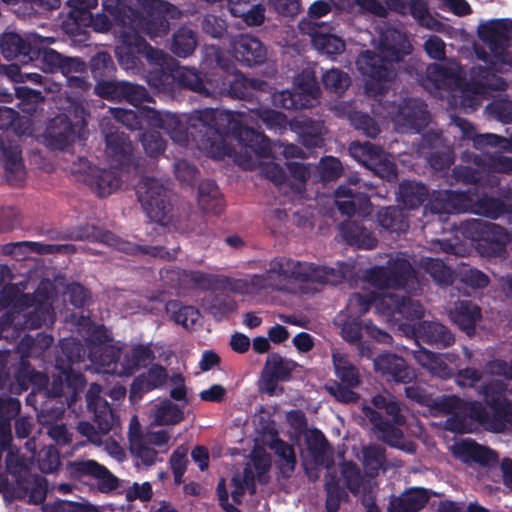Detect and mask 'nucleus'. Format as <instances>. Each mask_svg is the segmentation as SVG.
I'll list each match as a JSON object with an SVG mask.
<instances>
[{
    "instance_id": "6e6d98bb",
    "label": "nucleus",
    "mask_w": 512,
    "mask_h": 512,
    "mask_svg": "<svg viewBox=\"0 0 512 512\" xmlns=\"http://www.w3.org/2000/svg\"><path fill=\"white\" fill-rule=\"evenodd\" d=\"M482 242L492 246L494 255H501L506 251V244L509 242L507 231L493 223L482 222Z\"/></svg>"
},
{
    "instance_id": "37998d69",
    "label": "nucleus",
    "mask_w": 512,
    "mask_h": 512,
    "mask_svg": "<svg viewBox=\"0 0 512 512\" xmlns=\"http://www.w3.org/2000/svg\"><path fill=\"white\" fill-rule=\"evenodd\" d=\"M341 233L350 245L364 249H372L377 245L376 237L357 222L348 221L343 223L341 225Z\"/></svg>"
},
{
    "instance_id": "f704fd0d",
    "label": "nucleus",
    "mask_w": 512,
    "mask_h": 512,
    "mask_svg": "<svg viewBox=\"0 0 512 512\" xmlns=\"http://www.w3.org/2000/svg\"><path fill=\"white\" fill-rule=\"evenodd\" d=\"M0 162L6 169L10 182H20L24 179L25 171L18 145L0 140Z\"/></svg>"
},
{
    "instance_id": "052dcab7",
    "label": "nucleus",
    "mask_w": 512,
    "mask_h": 512,
    "mask_svg": "<svg viewBox=\"0 0 512 512\" xmlns=\"http://www.w3.org/2000/svg\"><path fill=\"white\" fill-rule=\"evenodd\" d=\"M167 312L171 313L172 319L184 328L194 327L200 318V313L192 306H182L176 301H171L166 305Z\"/></svg>"
},
{
    "instance_id": "0eeeda50",
    "label": "nucleus",
    "mask_w": 512,
    "mask_h": 512,
    "mask_svg": "<svg viewBox=\"0 0 512 512\" xmlns=\"http://www.w3.org/2000/svg\"><path fill=\"white\" fill-rule=\"evenodd\" d=\"M372 403L375 408L385 410L386 414L391 417V421H387L373 408H363L365 417L373 423V432L377 439L391 447L413 454L416 451L415 444L412 441L406 440L402 430L399 428V426L405 423V417L401 414L400 402L394 396L387 393L374 396Z\"/></svg>"
},
{
    "instance_id": "aec40b11",
    "label": "nucleus",
    "mask_w": 512,
    "mask_h": 512,
    "mask_svg": "<svg viewBox=\"0 0 512 512\" xmlns=\"http://www.w3.org/2000/svg\"><path fill=\"white\" fill-rule=\"evenodd\" d=\"M44 42L54 43L53 37H43L36 33H30L26 39L14 32L4 33L0 39V48L4 58L12 60L22 58L23 62L33 60L36 55L34 46L43 44Z\"/></svg>"
},
{
    "instance_id": "20e7f679",
    "label": "nucleus",
    "mask_w": 512,
    "mask_h": 512,
    "mask_svg": "<svg viewBox=\"0 0 512 512\" xmlns=\"http://www.w3.org/2000/svg\"><path fill=\"white\" fill-rule=\"evenodd\" d=\"M421 85L430 94L447 98L452 109L465 112L475 111L480 102V80L472 76L466 79V72L455 60L444 63H431L426 67Z\"/></svg>"
},
{
    "instance_id": "8fccbe9b",
    "label": "nucleus",
    "mask_w": 512,
    "mask_h": 512,
    "mask_svg": "<svg viewBox=\"0 0 512 512\" xmlns=\"http://www.w3.org/2000/svg\"><path fill=\"white\" fill-rule=\"evenodd\" d=\"M173 79L182 87L188 88L196 93L209 96L210 92L206 88L203 79L195 68L182 66L172 72Z\"/></svg>"
},
{
    "instance_id": "5fc2aeb1",
    "label": "nucleus",
    "mask_w": 512,
    "mask_h": 512,
    "mask_svg": "<svg viewBox=\"0 0 512 512\" xmlns=\"http://www.w3.org/2000/svg\"><path fill=\"white\" fill-rule=\"evenodd\" d=\"M86 69V64L77 57H62V63L59 70L68 79L71 87H77L86 90L90 84L82 77L75 76L74 74H82Z\"/></svg>"
},
{
    "instance_id": "bb28decb",
    "label": "nucleus",
    "mask_w": 512,
    "mask_h": 512,
    "mask_svg": "<svg viewBox=\"0 0 512 512\" xmlns=\"http://www.w3.org/2000/svg\"><path fill=\"white\" fill-rule=\"evenodd\" d=\"M335 204L338 210L347 216L365 215L370 212V200L365 192L356 191L349 186L341 185L335 191Z\"/></svg>"
},
{
    "instance_id": "9d476101",
    "label": "nucleus",
    "mask_w": 512,
    "mask_h": 512,
    "mask_svg": "<svg viewBox=\"0 0 512 512\" xmlns=\"http://www.w3.org/2000/svg\"><path fill=\"white\" fill-rule=\"evenodd\" d=\"M508 384L494 380L482 385V396L486 404L482 407V429L502 433L512 428V400L507 395Z\"/></svg>"
},
{
    "instance_id": "b1692460",
    "label": "nucleus",
    "mask_w": 512,
    "mask_h": 512,
    "mask_svg": "<svg viewBox=\"0 0 512 512\" xmlns=\"http://www.w3.org/2000/svg\"><path fill=\"white\" fill-rule=\"evenodd\" d=\"M61 355L57 357L56 367L65 376L76 374L81 368H88L84 364L86 350L83 345L74 338H65L60 342Z\"/></svg>"
},
{
    "instance_id": "c9c22d12",
    "label": "nucleus",
    "mask_w": 512,
    "mask_h": 512,
    "mask_svg": "<svg viewBox=\"0 0 512 512\" xmlns=\"http://www.w3.org/2000/svg\"><path fill=\"white\" fill-rule=\"evenodd\" d=\"M220 111V109H218ZM221 112H225V110H221ZM226 113H232L237 115L238 119H241L242 126L249 128L248 124L253 122L255 119H260L268 129L281 131L286 128L288 121L286 116L278 111L271 109H258L251 111H226Z\"/></svg>"
},
{
    "instance_id": "7c9ffc66",
    "label": "nucleus",
    "mask_w": 512,
    "mask_h": 512,
    "mask_svg": "<svg viewBox=\"0 0 512 512\" xmlns=\"http://www.w3.org/2000/svg\"><path fill=\"white\" fill-rule=\"evenodd\" d=\"M429 499V490L421 487H411L398 497L391 499L388 512H417L427 504Z\"/></svg>"
},
{
    "instance_id": "a19ab883",
    "label": "nucleus",
    "mask_w": 512,
    "mask_h": 512,
    "mask_svg": "<svg viewBox=\"0 0 512 512\" xmlns=\"http://www.w3.org/2000/svg\"><path fill=\"white\" fill-rule=\"evenodd\" d=\"M197 46V33L187 26H181L173 33L169 49L177 57L187 58L194 53Z\"/></svg>"
},
{
    "instance_id": "4468645a",
    "label": "nucleus",
    "mask_w": 512,
    "mask_h": 512,
    "mask_svg": "<svg viewBox=\"0 0 512 512\" xmlns=\"http://www.w3.org/2000/svg\"><path fill=\"white\" fill-rule=\"evenodd\" d=\"M379 108L380 106L374 107V113L390 119L395 129L401 133L419 132L430 120L427 105L419 99H404L398 105L389 103L383 107L385 113L379 111Z\"/></svg>"
},
{
    "instance_id": "f3484780",
    "label": "nucleus",
    "mask_w": 512,
    "mask_h": 512,
    "mask_svg": "<svg viewBox=\"0 0 512 512\" xmlns=\"http://www.w3.org/2000/svg\"><path fill=\"white\" fill-rule=\"evenodd\" d=\"M377 313L385 316L388 321L398 323L403 319H419L424 315V308L418 300L405 297L398 292L386 291L378 300Z\"/></svg>"
},
{
    "instance_id": "4be33fe9",
    "label": "nucleus",
    "mask_w": 512,
    "mask_h": 512,
    "mask_svg": "<svg viewBox=\"0 0 512 512\" xmlns=\"http://www.w3.org/2000/svg\"><path fill=\"white\" fill-rule=\"evenodd\" d=\"M419 154L424 156L435 170L445 169L453 163L450 146L445 143L441 133L436 131H429L423 136Z\"/></svg>"
},
{
    "instance_id": "6ab92c4d",
    "label": "nucleus",
    "mask_w": 512,
    "mask_h": 512,
    "mask_svg": "<svg viewBox=\"0 0 512 512\" xmlns=\"http://www.w3.org/2000/svg\"><path fill=\"white\" fill-rule=\"evenodd\" d=\"M84 122L72 123L66 114L53 118L45 133L46 145L54 150H66L70 145L81 138Z\"/></svg>"
},
{
    "instance_id": "a211bd4d",
    "label": "nucleus",
    "mask_w": 512,
    "mask_h": 512,
    "mask_svg": "<svg viewBox=\"0 0 512 512\" xmlns=\"http://www.w3.org/2000/svg\"><path fill=\"white\" fill-rule=\"evenodd\" d=\"M105 138L104 153L108 162L114 167H129L134 163V147L128 135L108 127L105 120L101 123Z\"/></svg>"
},
{
    "instance_id": "ea45409f",
    "label": "nucleus",
    "mask_w": 512,
    "mask_h": 512,
    "mask_svg": "<svg viewBox=\"0 0 512 512\" xmlns=\"http://www.w3.org/2000/svg\"><path fill=\"white\" fill-rule=\"evenodd\" d=\"M451 318L458 327L468 336L475 333V328L480 319V310L470 301L462 300L455 304V308L451 311Z\"/></svg>"
},
{
    "instance_id": "393cba45",
    "label": "nucleus",
    "mask_w": 512,
    "mask_h": 512,
    "mask_svg": "<svg viewBox=\"0 0 512 512\" xmlns=\"http://www.w3.org/2000/svg\"><path fill=\"white\" fill-rule=\"evenodd\" d=\"M225 75L219 90L233 98L245 99L252 95L253 90H262L266 84L258 79H248L241 72L234 69L233 64L224 70Z\"/></svg>"
},
{
    "instance_id": "58836bf2",
    "label": "nucleus",
    "mask_w": 512,
    "mask_h": 512,
    "mask_svg": "<svg viewBox=\"0 0 512 512\" xmlns=\"http://www.w3.org/2000/svg\"><path fill=\"white\" fill-rule=\"evenodd\" d=\"M307 453L315 465L328 466L331 462V449L324 435L316 429L307 430L304 434Z\"/></svg>"
},
{
    "instance_id": "f8f14e48",
    "label": "nucleus",
    "mask_w": 512,
    "mask_h": 512,
    "mask_svg": "<svg viewBox=\"0 0 512 512\" xmlns=\"http://www.w3.org/2000/svg\"><path fill=\"white\" fill-rule=\"evenodd\" d=\"M369 281L379 289L402 288L416 292L418 281L410 262L403 254L391 257L387 266L374 267L368 274Z\"/></svg>"
},
{
    "instance_id": "423d86ee",
    "label": "nucleus",
    "mask_w": 512,
    "mask_h": 512,
    "mask_svg": "<svg viewBox=\"0 0 512 512\" xmlns=\"http://www.w3.org/2000/svg\"><path fill=\"white\" fill-rule=\"evenodd\" d=\"M112 117L122 125L131 130H142L146 126L151 128H160L165 130L170 138L180 145H184L189 141L191 136L194 140L196 129H193L188 118L194 112L184 116V120L180 119L176 114L170 112L161 113L151 108H140L137 111L122 108H110Z\"/></svg>"
},
{
    "instance_id": "9b49d317",
    "label": "nucleus",
    "mask_w": 512,
    "mask_h": 512,
    "mask_svg": "<svg viewBox=\"0 0 512 512\" xmlns=\"http://www.w3.org/2000/svg\"><path fill=\"white\" fill-rule=\"evenodd\" d=\"M102 387L96 383L90 385L86 401L87 407L94 413V420L98 428L89 422L82 421L77 426V431L95 446H102L103 438L115 425V417L109 403L101 397Z\"/></svg>"
},
{
    "instance_id": "338daca9",
    "label": "nucleus",
    "mask_w": 512,
    "mask_h": 512,
    "mask_svg": "<svg viewBox=\"0 0 512 512\" xmlns=\"http://www.w3.org/2000/svg\"><path fill=\"white\" fill-rule=\"evenodd\" d=\"M271 449L280 459L279 466L282 474L289 477L296 466V455L293 447L283 440L275 439L271 443Z\"/></svg>"
},
{
    "instance_id": "72a5a7b5",
    "label": "nucleus",
    "mask_w": 512,
    "mask_h": 512,
    "mask_svg": "<svg viewBox=\"0 0 512 512\" xmlns=\"http://www.w3.org/2000/svg\"><path fill=\"white\" fill-rule=\"evenodd\" d=\"M75 471L82 475L93 476L101 492H110L118 487V479L105 466L94 460H81L73 463Z\"/></svg>"
},
{
    "instance_id": "603ef678",
    "label": "nucleus",
    "mask_w": 512,
    "mask_h": 512,
    "mask_svg": "<svg viewBox=\"0 0 512 512\" xmlns=\"http://www.w3.org/2000/svg\"><path fill=\"white\" fill-rule=\"evenodd\" d=\"M231 486V497L236 503L241 502V498L247 490L250 494L255 493V475L250 464H247L241 472L233 475Z\"/></svg>"
},
{
    "instance_id": "c03bdc74",
    "label": "nucleus",
    "mask_w": 512,
    "mask_h": 512,
    "mask_svg": "<svg viewBox=\"0 0 512 512\" xmlns=\"http://www.w3.org/2000/svg\"><path fill=\"white\" fill-rule=\"evenodd\" d=\"M409 14L417 23L429 30L446 33L449 26L437 20L429 11L428 3L425 0H410Z\"/></svg>"
},
{
    "instance_id": "cd10ccee",
    "label": "nucleus",
    "mask_w": 512,
    "mask_h": 512,
    "mask_svg": "<svg viewBox=\"0 0 512 512\" xmlns=\"http://www.w3.org/2000/svg\"><path fill=\"white\" fill-rule=\"evenodd\" d=\"M104 242L126 254H146L152 257H158L166 260H174L177 257L179 251V248L166 250L161 246L136 245L126 240L120 239L111 233H107L104 235Z\"/></svg>"
},
{
    "instance_id": "69168bd1",
    "label": "nucleus",
    "mask_w": 512,
    "mask_h": 512,
    "mask_svg": "<svg viewBox=\"0 0 512 512\" xmlns=\"http://www.w3.org/2000/svg\"><path fill=\"white\" fill-rule=\"evenodd\" d=\"M385 449L379 445H370L362 449V463L366 474L375 476L385 464Z\"/></svg>"
},
{
    "instance_id": "864d4df0",
    "label": "nucleus",
    "mask_w": 512,
    "mask_h": 512,
    "mask_svg": "<svg viewBox=\"0 0 512 512\" xmlns=\"http://www.w3.org/2000/svg\"><path fill=\"white\" fill-rule=\"evenodd\" d=\"M377 220L381 227L390 232H405L409 227L406 215L398 207L382 208L377 214Z\"/></svg>"
},
{
    "instance_id": "412c9836",
    "label": "nucleus",
    "mask_w": 512,
    "mask_h": 512,
    "mask_svg": "<svg viewBox=\"0 0 512 512\" xmlns=\"http://www.w3.org/2000/svg\"><path fill=\"white\" fill-rule=\"evenodd\" d=\"M17 305L32 310L24 314L25 326L36 329L42 325H51L55 321V313L48 293L38 289L33 296L23 294L17 300Z\"/></svg>"
},
{
    "instance_id": "a18cd8bd",
    "label": "nucleus",
    "mask_w": 512,
    "mask_h": 512,
    "mask_svg": "<svg viewBox=\"0 0 512 512\" xmlns=\"http://www.w3.org/2000/svg\"><path fill=\"white\" fill-rule=\"evenodd\" d=\"M184 419L183 410L171 400H163L156 404L152 412V424L156 426H170L180 423Z\"/></svg>"
},
{
    "instance_id": "79ce46f5",
    "label": "nucleus",
    "mask_w": 512,
    "mask_h": 512,
    "mask_svg": "<svg viewBox=\"0 0 512 512\" xmlns=\"http://www.w3.org/2000/svg\"><path fill=\"white\" fill-rule=\"evenodd\" d=\"M198 204L207 213L219 214L222 212L224 203L220 191L211 180H204L198 186Z\"/></svg>"
},
{
    "instance_id": "09e8293b",
    "label": "nucleus",
    "mask_w": 512,
    "mask_h": 512,
    "mask_svg": "<svg viewBox=\"0 0 512 512\" xmlns=\"http://www.w3.org/2000/svg\"><path fill=\"white\" fill-rule=\"evenodd\" d=\"M121 178L115 170L100 169L92 175L87 185L99 196H107L115 192L121 186Z\"/></svg>"
},
{
    "instance_id": "2eb2a0df",
    "label": "nucleus",
    "mask_w": 512,
    "mask_h": 512,
    "mask_svg": "<svg viewBox=\"0 0 512 512\" xmlns=\"http://www.w3.org/2000/svg\"><path fill=\"white\" fill-rule=\"evenodd\" d=\"M485 43L490 54L482 49V98L491 92H503L508 88V82L504 74L510 72L512 68V53L505 49L502 54L494 49L492 39L482 41Z\"/></svg>"
},
{
    "instance_id": "e433bc0d",
    "label": "nucleus",
    "mask_w": 512,
    "mask_h": 512,
    "mask_svg": "<svg viewBox=\"0 0 512 512\" xmlns=\"http://www.w3.org/2000/svg\"><path fill=\"white\" fill-rule=\"evenodd\" d=\"M168 378L167 370L161 365H153L145 373L137 376L130 390L131 398H141L146 392L163 386Z\"/></svg>"
},
{
    "instance_id": "dca6fc26",
    "label": "nucleus",
    "mask_w": 512,
    "mask_h": 512,
    "mask_svg": "<svg viewBox=\"0 0 512 512\" xmlns=\"http://www.w3.org/2000/svg\"><path fill=\"white\" fill-rule=\"evenodd\" d=\"M438 407L451 415L445 422L449 431L469 433L480 424V410L476 403L465 402L456 396H444L439 400Z\"/></svg>"
},
{
    "instance_id": "680f3d73",
    "label": "nucleus",
    "mask_w": 512,
    "mask_h": 512,
    "mask_svg": "<svg viewBox=\"0 0 512 512\" xmlns=\"http://www.w3.org/2000/svg\"><path fill=\"white\" fill-rule=\"evenodd\" d=\"M386 292H371L365 295L360 293H354L348 301L347 308L351 314V316H355L360 318L362 315L367 313L372 305L375 306L377 310L378 300L382 297Z\"/></svg>"
},
{
    "instance_id": "f03ea898",
    "label": "nucleus",
    "mask_w": 512,
    "mask_h": 512,
    "mask_svg": "<svg viewBox=\"0 0 512 512\" xmlns=\"http://www.w3.org/2000/svg\"><path fill=\"white\" fill-rule=\"evenodd\" d=\"M350 271L351 267L346 263L328 267L278 256L269 262V268L265 272L236 282L234 290L240 292L262 289L282 290L290 280L337 285Z\"/></svg>"
},
{
    "instance_id": "7ed1b4c3",
    "label": "nucleus",
    "mask_w": 512,
    "mask_h": 512,
    "mask_svg": "<svg viewBox=\"0 0 512 512\" xmlns=\"http://www.w3.org/2000/svg\"><path fill=\"white\" fill-rule=\"evenodd\" d=\"M410 52L411 45L403 32L394 28L382 31L376 51L364 50L356 59L358 71L367 78L365 92L374 97L387 92L397 76L395 64Z\"/></svg>"
},
{
    "instance_id": "49530a36",
    "label": "nucleus",
    "mask_w": 512,
    "mask_h": 512,
    "mask_svg": "<svg viewBox=\"0 0 512 512\" xmlns=\"http://www.w3.org/2000/svg\"><path fill=\"white\" fill-rule=\"evenodd\" d=\"M426 209L433 214H451L461 210L459 205V194L449 191L440 190L432 193Z\"/></svg>"
},
{
    "instance_id": "774afa93",
    "label": "nucleus",
    "mask_w": 512,
    "mask_h": 512,
    "mask_svg": "<svg viewBox=\"0 0 512 512\" xmlns=\"http://www.w3.org/2000/svg\"><path fill=\"white\" fill-rule=\"evenodd\" d=\"M295 81L300 90L298 93L302 95V98L309 99L314 104L320 93L315 71L311 68H306L296 77Z\"/></svg>"
},
{
    "instance_id": "473e14b6",
    "label": "nucleus",
    "mask_w": 512,
    "mask_h": 512,
    "mask_svg": "<svg viewBox=\"0 0 512 512\" xmlns=\"http://www.w3.org/2000/svg\"><path fill=\"white\" fill-rule=\"evenodd\" d=\"M415 361L427 369L432 375L441 379H448L452 376V370L445 360L453 361L452 354H436L424 348L413 351Z\"/></svg>"
},
{
    "instance_id": "c756f323",
    "label": "nucleus",
    "mask_w": 512,
    "mask_h": 512,
    "mask_svg": "<svg viewBox=\"0 0 512 512\" xmlns=\"http://www.w3.org/2000/svg\"><path fill=\"white\" fill-rule=\"evenodd\" d=\"M492 39L494 49L500 54L510 49V41L512 39V19L500 18L491 19L482 22V41Z\"/></svg>"
},
{
    "instance_id": "de8ad7c7",
    "label": "nucleus",
    "mask_w": 512,
    "mask_h": 512,
    "mask_svg": "<svg viewBox=\"0 0 512 512\" xmlns=\"http://www.w3.org/2000/svg\"><path fill=\"white\" fill-rule=\"evenodd\" d=\"M295 129L306 147H319L323 144V124L310 119L296 120L290 124Z\"/></svg>"
},
{
    "instance_id": "13d9d810",
    "label": "nucleus",
    "mask_w": 512,
    "mask_h": 512,
    "mask_svg": "<svg viewBox=\"0 0 512 512\" xmlns=\"http://www.w3.org/2000/svg\"><path fill=\"white\" fill-rule=\"evenodd\" d=\"M428 196L427 188L414 181H403L399 185V197L403 205L409 209L419 206Z\"/></svg>"
},
{
    "instance_id": "5701e85b",
    "label": "nucleus",
    "mask_w": 512,
    "mask_h": 512,
    "mask_svg": "<svg viewBox=\"0 0 512 512\" xmlns=\"http://www.w3.org/2000/svg\"><path fill=\"white\" fill-rule=\"evenodd\" d=\"M162 282L176 289L201 288L208 289L212 284V276L200 271H188L177 267L160 270Z\"/></svg>"
},
{
    "instance_id": "1a4fd4ad",
    "label": "nucleus",
    "mask_w": 512,
    "mask_h": 512,
    "mask_svg": "<svg viewBox=\"0 0 512 512\" xmlns=\"http://www.w3.org/2000/svg\"><path fill=\"white\" fill-rule=\"evenodd\" d=\"M128 439L131 455L138 467H151L161 462L163 455L175 443L168 430H142L136 417L130 422Z\"/></svg>"
},
{
    "instance_id": "c85d7f7f",
    "label": "nucleus",
    "mask_w": 512,
    "mask_h": 512,
    "mask_svg": "<svg viewBox=\"0 0 512 512\" xmlns=\"http://www.w3.org/2000/svg\"><path fill=\"white\" fill-rule=\"evenodd\" d=\"M233 51L236 59L248 66L262 63L266 58V48L251 35H239L233 41Z\"/></svg>"
},
{
    "instance_id": "3c124183",
    "label": "nucleus",
    "mask_w": 512,
    "mask_h": 512,
    "mask_svg": "<svg viewBox=\"0 0 512 512\" xmlns=\"http://www.w3.org/2000/svg\"><path fill=\"white\" fill-rule=\"evenodd\" d=\"M87 357L91 363L103 368L104 373L113 374L111 370L115 368L116 364H121L120 351L112 345H102L96 347L94 350H89ZM114 375H116L114 373Z\"/></svg>"
},
{
    "instance_id": "39448f33",
    "label": "nucleus",
    "mask_w": 512,
    "mask_h": 512,
    "mask_svg": "<svg viewBox=\"0 0 512 512\" xmlns=\"http://www.w3.org/2000/svg\"><path fill=\"white\" fill-rule=\"evenodd\" d=\"M102 5L115 21L130 32L139 34L142 31L152 40L164 37L169 32L170 24L166 16L173 19L181 16L176 6L163 0H137L140 11L127 6L125 0H102Z\"/></svg>"
},
{
    "instance_id": "2f4dec72",
    "label": "nucleus",
    "mask_w": 512,
    "mask_h": 512,
    "mask_svg": "<svg viewBox=\"0 0 512 512\" xmlns=\"http://www.w3.org/2000/svg\"><path fill=\"white\" fill-rule=\"evenodd\" d=\"M417 339L438 347H448L455 341L453 334L441 323L422 321L414 327Z\"/></svg>"
},
{
    "instance_id": "e2e57ef3",
    "label": "nucleus",
    "mask_w": 512,
    "mask_h": 512,
    "mask_svg": "<svg viewBox=\"0 0 512 512\" xmlns=\"http://www.w3.org/2000/svg\"><path fill=\"white\" fill-rule=\"evenodd\" d=\"M296 367V362L278 354H271L266 360L265 373L275 376L280 381H287Z\"/></svg>"
},
{
    "instance_id": "bf43d9fd",
    "label": "nucleus",
    "mask_w": 512,
    "mask_h": 512,
    "mask_svg": "<svg viewBox=\"0 0 512 512\" xmlns=\"http://www.w3.org/2000/svg\"><path fill=\"white\" fill-rule=\"evenodd\" d=\"M204 305L217 320L222 319L237 309L236 301L226 293L210 295L205 299Z\"/></svg>"
},
{
    "instance_id": "6e6552de",
    "label": "nucleus",
    "mask_w": 512,
    "mask_h": 512,
    "mask_svg": "<svg viewBox=\"0 0 512 512\" xmlns=\"http://www.w3.org/2000/svg\"><path fill=\"white\" fill-rule=\"evenodd\" d=\"M119 44L115 48V54L120 65L131 70L137 67L139 54L145 55L151 63L162 67L166 64L168 55L162 50L152 48L138 33H132L123 26L119 35ZM170 76L162 68H156L147 75L149 85L160 90L163 89Z\"/></svg>"
},
{
    "instance_id": "ddd939ff",
    "label": "nucleus",
    "mask_w": 512,
    "mask_h": 512,
    "mask_svg": "<svg viewBox=\"0 0 512 512\" xmlns=\"http://www.w3.org/2000/svg\"><path fill=\"white\" fill-rule=\"evenodd\" d=\"M137 197L146 215L160 225L172 219V207L168 200V187L156 178L146 176L137 186Z\"/></svg>"
},
{
    "instance_id": "4c0bfd02",
    "label": "nucleus",
    "mask_w": 512,
    "mask_h": 512,
    "mask_svg": "<svg viewBox=\"0 0 512 512\" xmlns=\"http://www.w3.org/2000/svg\"><path fill=\"white\" fill-rule=\"evenodd\" d=\"M152 359L153 352L148 346L137 345L111 371L118 376H130L138 367L145 366Z\"/></svg>"
},
{
    "instance_id": "a878e982",
    "label": "nucleus",
    "mask_w": 512,
    "mask_h": 512,
    "mask_svg": "<svg viewBox=\"0 0 512 512\" xmlns=\"http://www.w3.org/2000/svg\"><path fill=\"white\" fill-rule=\"evenodd\" d=\"M374 368L377 372L398 383L407 384L416 377L414 370L407 365L406 361L392 353H383L376 357Z\"/></svg>"
},
{
    "instance_id": "f257e3e1",
    "label": "nucleus",
    "mask_w": 512,
    "mask_h": 512,
    "mask_svg": "<svg viewBox=\"0 0 512 512\" xmlns=\"http://www.w3.org/2000/svg\"><path fill=\"white\" fill-rule=\"evenodd\" d=\"M242 122L235 114L213 108L194 110L188 118L189 125L196 129L194 142L200 150L215 159L232 156L233 148L226 143V135L231 133L241 145L235 154L236 163L246 170L259 167L267 179L281 185L285 180L282 167L264 162L271 154L269 139L261 132L243 127Z\"/></svg>"
},
{
    "instance_id": "0e129e2a",
    "label": "nucleus",
    "mask_w": 512,
    "mask_h": 512,
    "mask_svg": "<svg viewBox=\"0 0 512 512\" xmlns=\"http://www.w3.org/2000/svg\"><path fill=\"white\" fill-rule=\"evenodd\" d=\"M381 150V147L374 145L368 141H354L349 145L350 155L357 162H359L368 169L370 168L372 163H375V160H377V156L381 152Z\"/></svg>"
},
{
    "instance_id": "4d7b16f0",
    "label": "nucleus",
    "mask_w": 512,
    "mask_h": 512,
    "mask_svg": "<svg viewBox=\"0 0 512 512\" xmlns=\"http://www.w3.org/2000/svg\"><path fill=\"white\" fill-rule=\"evenodd\" d=\"M336 376L349 387H356L360 383L357 368L348 360L347 356L339 352L332 354Z\"/></svg>"
}]
</instances>
